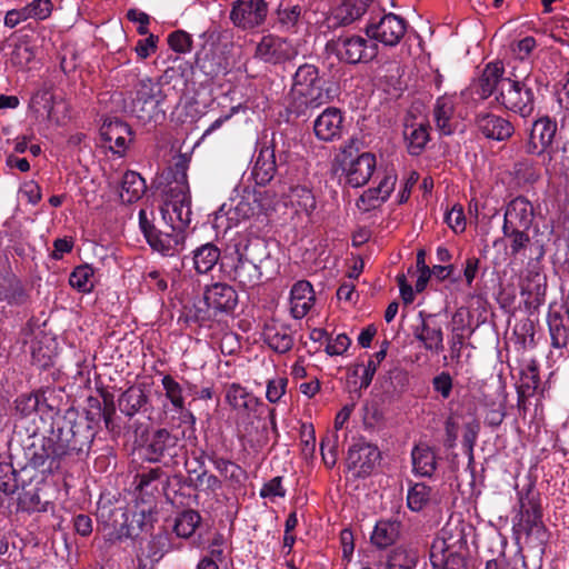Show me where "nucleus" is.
Listing matches in <instances>:
<instances>
[{
	"label": "nucleus",
	"mask_w": 569,
	"mask_h": 569,
	"mask_svg": "<svg viewBox=\"0 0 569 569\" xmlns=\"http://www.w3.org/2000/svg\"><path fill=\"white\" fill-rule=\"evenodd\" d=\"M94 421V417H80L73 408L54 413L48 436L31 446L30 465L43 472H53L67 461L88 455L96 437Z\"/></svg>",
	"instance_id": "f257e3e1"
},
{
	"label": "nucleus",
	"mask_w": 569,
	"mask_h": 569,
	"mask_svg": "<svg viewBox=\"0 0 569 569\" xmlns=\"http://www.w3.org/2000/svg\"><path fill=\"white\" fill-rule=\"evenodd\" d=\"M271 259L268 241L259 236L240 234L224 251L220 270L243 290L262 283V268Z\"/></svg>",
	"instance_id": "f03ea898"
},
{
	"label": "nucleus",
	"mask_w": 569,
	"mask_h": 569,
	"mask_svg": "<svg viewBox=\"0 0 569 569\" xmlns=\"http://www.w3.org/2000/svg\"><path fill=\"white\" fill-rule=\"evenodd\" d=\"M291 92L295 100L289 106V112L296 117L305 116L307 109H316L329 103L336 96L332 86L321 80L315 64L303 63L293 74Z\"/></svg>",
	"instance_id": "7ed1b4c3"
},
{
	"label": "nucleus",
	"mask_w": 569,
	"mask_h": 569,
	"mask_svg": "<svg viewBox=\"0 0 569 569\" xmlns=\"http://www.w3.org/2000/svg\"><path fill=\"white\" fill-rule=\"evenodd\" d=\"M131 94V113L142 123L158 121L164 118L166 111L161 108L166 94L161 86L151 78L140 79Z\"/></svg>",
	"instance_id": "20e7f679"
},
{
	"label": "nucleus",
	"mask_w": 569,
	"mask_h": 569,
	"mask_svg": "<svg viewBox=\"0 0 569 569\" xmlns=\"http://www.w3.org/2000/svg\"><path fill=\"white\" fill-rule=\"evenodd\" d=\"M497 102L505 109L521 116L530 117L535 110V93L529 77L522 80L508 78L501 83V92L496 96Z\"/></svg>",
	"instance_id": "39448f33"
},
{
	"label": "nucleus",
	"mask_w": 569,
	"mask_h": 569,
	"mask_svg": "<svg viewBox=\"0 0 569 569\" xmlns=\"http://www.w3.org/2000/svg\"><path fill=\"white\" fill-rule=\"evenodd\" d=\"M326 51L335 54L342 62L357 64L375 59L378 53V46L361 36L345 33L329 40L326 44Z\"/></svg>",
	"instance_id": "423d86ee"
},
{
	"label": "nucleus",
	"mask_w": 569,
	"mask_h": 569,
	"mask_svg": "<svg viewBox=\"0 0 569 569\" xmlns=\"http://www.w3.org/2000/svg\"><path fill=\"white\" fill-rule=\"evenodd\" d=\"M111 515L116 518L113 528L118 540L123 538L139 540L142 537L141 535H148L152 530L157 520V511L152 507L140 508L131 515L130 519L121 508H114Z\"/></svg>",
	"instance_id": "0eeeda50"
},
{
	"label": "nucleus",
	"mask_w": 569,
	"mask_h": 569,
	"mask_svg": "<svg viewBox=\"0 0 569 569\" xmlns=\"http://www.w3.org/2000/svg\"><path fill=\"white\" fill-rule=\"evenodd\" d=\"M182 449L178 433L166 428L157 429L144 446L146 460L162 462L164 467L176 466V458Z\"/></svg>",
	"instance_id": "6e6552de"
},
{
	"label": "nucleus",
	"mask_w": 569,
	"mask_h": 569,
	"mask_svg": "<svg viewBox=\"0 0 569 569\" xmlns=\"http://www.w3.org/2000/svg\"><path fill=\"white\" fill-rule=\"evenodd\" d=\"M407 22L395 13H385L378 21L371 19L365 28L366 36L387 47L397 46L405 37Z\"/></svg>",
	"instance_id": "1a4fd4ad"
},
{
	"label": "nucleus",
	"mask_w": 569,
	"mask_h": 569,
	"mask_svg": "<svg viewBox=\"0 0 569 569\" xmlns=\"http://www.w3.org/2000/svg\"><path fill=\"white\" fill-rule=\"evenodd\" d=\"M289 153L280 151L276 154V144L264 146L260 149L254 166L252 177L257 184L266 186L288 162Z\"/></svg>",
	"instance_id": "9d476101"
},
{
	"label": "nucleus",
	"mask_w": 569,
	"mask_h": 569,
	"mask_svg": "<svg viewBox=\"0 0 569 569\" xmlns=\"http://www.w3.org/2000/svg\"><path fill=\"white\" fill-rule=\"evenodd\" d=\"M296 56V48L287 39L271 34L262 37L254 52L256 58L272 64L283 63Z\"/></svg>",
	"instance_id": "9b49d317"
},
{
	"label": "nucleus",
	"mask_w": 569,
	"mask_h": 569,
	"mask_svg": "<svg viewBox=\"0 0 569 569\" xmlns=\"http://www.w3.org/2000/svg\"><path fill=\"white\" fill-rule=\"evenodd\" d=\"M419 317L421 322L413 327V337L422 343L425 350L439 355L445 349L441 325L436 321L435 315L420 311Z\"/></svg>",
	"instance_id": "f8f14e48"
},
{
	"label": "nucleus",
	"mask_w": 569,
	"mask_h": 569,
	"mask_svg": "<svg viewBox=\"0 0 569 569\" xmlns=\"http://www.w3.org/2000/svg\"><path fill=\"white\" fill-rule=\"evenodd\" d=\"M161 213L164 220L169 217L173 227L184 231L190 223L191 214L189 191L176 190L171 193V189H169Z\"/></svg>",
	"instance_id": "ddd939ff"
},
{
	"label": "nucleus",
	"mask_w": 569,
	"mask_h": 569,
	"mask_svg": "<svg viewBox=\"0 0 569 569\" xmlns=\"http://www.w3.org/2000/svg\"><path fill=\"white\" fill-rule=\"evenodd\" d=\"M268 12L264 0H237L230 12L232 22L243 29L261 24Z\"/></svg>",
	"instance_id": "4468645a"
},
{
	"label": "nucleus",
	"mask_w": 569,
	"mask_h": 569,
	"mask_svg": "<svg viewBox=\"0 0 569 569\" xmlns=\"http://www.w3.org/2000/svg\"><path fill=\"white\" fill-rule=\"evenodd\" d=\"M380 459L381 453L377 446L359 439L348 450L347 466L349 469L358 468V475L365 477L371 473Z\"/></svg>",
	"instance_id": "2eb2a0df"
},
{
	"label": "nucleus",
	"mask_w": 569,
	"mask_h": 569,
	"mask_svg": "<svg viewBox=\"0 0 569 569\" xmlns=\"http://www.w3.org/2000/svg\"><path fill=\"white\" fill-rule=\"evenodd\" d=\"M557 132V122L551 118L545 116L531 126L528 141L525 146L528 154H541L552 143Z\"/></svg>",
	"instance_id": "dca6fc26"
},
{
	"label": "nucleus",
	"mask_w": 569,
	"mask_h": 569,
	"mask_svg": "<svg viewBox=\"0 0 569 569\" xmlns=\"http://www.w3.org/2000/svg\"><path fill=\"white\" fill-rule=\"evenodd\" d=\"M465 549H467V540L463 530L457 527L455 529L446 527L433 540L429 558H433L436 563H440L442 555L461 553Z\"/></svg>",
	"instance_id": "f3484780"
},
{
	"label": "nucleus",
	"mask_w": 569,
	"mask_h": 569,
	"mask_svg": "<svg viewBox=\"0 0 569 569\" xmlns=\"http://www.w3.org/2000/svg\"><path fill=\"white\" fill-rule=\"evenodd\" d=\"M522 295H526V307L529 310H538L545 303L547 292V276L539 268H531L527 271L522 286Z\"/></svg>",
	"instance_id": "a211bd4d"
},
{
	"label": "nucleus",
	"mask_w": 569,
	"mask_h": 569,
	"mask_svg": "<svg viewBox=\"0 0 569 569\" xmlns=\"http://www.w3.org/2000/svg\"><path fill=\"white\" fill-rule=\"evenodd\" d=\"M477 129L487 138L506 141L515 133L513 124L506 118L495 113H479L476 117Z\"/></svg>",
	"instance_id": "6ab92c4d"
},
{
	"label": "nucleus",
	"mask_w": 569,
	"mask_h": 569,
	"mask_svg": "<svg viewBox=\"0 0 569 569\" xmlns=\"http://www.w3.org/2000/svg\"><path fill=\"white\" fill-rule=\"evenodd\" d=\"M533 218L532 203L527 198L519 196L508 203L502 227L529 230Z\"/></svg>",
	"instance_id": "aec40b11"
},
{
	"label": "nucleus",
	"mask_w": 569,
	"mask_h": 569,
	"mask_svg": "<svg viewBox=\"0 0 569 569\" xmlns=\"http://www.w3.org/2000/svg\"><path fill=\"white\" fill-rule=\"evenodd\" d=\"M343 117L338 108L329 107L317 117L313 132L319 140L333 141L342 133Z\"/></svg>",
	"instance_id": "412c9836"
},
{
	"label": "nucleus",
	"mask_w": 569,
	"mask_h": 569,
	"mask_svg": "<svg viewBox=\"0 0 569 569\" xmlns=\"http://www.w3.org/2000/svg\"><path fill=\"white\" fill-rule=\"evenodd\" d=\"M148 535V538L141 537L137 540L139 543L137 556L156 563L171 549L170 533L164 529H159L158 532Z\"/></svg>",
	"instance_id": "4be33fe9"
},
{
	"label": "nucleus",
	"mask_w": 569,
	"mask_h": 569,
	"mask_svg": "<svg viewBox=\"0 0 569 569\" xmlns=\"http://www.w3.org/2000/svg\"><path fill=\"white\" fill-rule=\"evenodd\" d=\"M206 301L213 312L229 313L238 305V295L234 288L228 283L217 282L204 290Z\"/></svg>",
	"instance_id": "5701e85b"
},
{
	"label": "nucleus",
	"mask_w": 569,
	"mask_h": 569,
	"mask_svg": "<svg viewBox=\"0 0 569 569\" xmlns=\"http://www.w3.org/2000/svg\"><path fill=\"white\" fill-rule=\"evenodd\" d=\"M168 231L156 229L153 233L147 239L148 243L153 250L161 252L164 256H173L178 252L184 242V231L173 227V223L167 226Z\"/></svg>",
	"instance_id": "b1692460"
},
{
	"label": "nucleus",
	"mask_w": 569,
	"mask_h": 569,
	"mask_svg": "<svg viewBox=\"0 0 569 569\" xmlns=\"http://www.w3.org/2000/svg\"><path fill=\"white\" fill-rule=\"evenodd\" d=\"M505 68L499 61L488 63L477 82L475 83V91L481 99L489 98L492 93L501 92V83L508 78L503 77Z\"/></svg>",
	"instance_id": "393cba45"
},
{
	"label": "nucleus",
	"mask_w": 569,
	"mask_h": 569,
	"mask_svg": "<svg viewBox=\"0 0 569 569\" xmlns=\"http://www.w3.org/2000/svg\"><path fill=\"white\" fill-rule=\"evenodd\" d=\"M519 522L517 523L518 532L527 530L529 527L542 522V509L540 505L539 493L528 490L519 499Z\"/></svg>",
	"instance_id": "a878e982"
},
{
	"label": "nucleus",
	"mask_w": 569,
	"mask_h": 569,
	"mask_svg": "<svg viewBox=\"0 0 569 569\" xmlns=\"http://www.w3.org/2000/svg\"><path fill=\"white\" fill-rule=\"evenodd\" d=\"M162 480V490L166 497L169 499V488L171 485L182 486L186 483V479L181 473H174L172 476L167 475L161 467L143 469L137 473L136 482L137 488L140 490L148 489L154 481Z\"/></svg>",
	"instance_id": "bb28decb"
},
{
	"label": "nucleus",
	"mask_w": 569,
	"mask_h": 569,
	"mask_svg": "<svg viewBox=\"0 0 569 569\" xmlns=\"http://www.w3.org/2000/svg\"><path fill=\"white\" fill-rule=\"evenodd\" d=\"M315 300V292L309 281L296 282L290 292L291 316L295 319H302L313 306Z\"/></svg>",
	"instance_id": "cd10ccee"
},
{
	"label": "nucleus",
	"mask_w": 569,
	"mask_h": 569,
	"mask_svg": "<svg viewBox=\"0 0 569 569\" xmlns=\"http://www.w3.org/2000/svg\"><path fill=\"white\" fill-rule=\"evenodd\" d=\"M100 134L109 148L116 153H122L127 149V142L130 140L131 128L126 122L114 119L104 122Z\"/></svg>",
	"instance_id": "c85d7f7f"
},
{
	"label": "nucleus",
	"mask_w": 569,
	"mask_h": 569,
	"mask_svg": "<svg viewBox=\"0 0 569 569\" xmlns=\"http://www.w3.org/2000/svg\"><path fill=\"white\" fill-rule=\"evenodd\" d=\"M376 168V157L370 152H363L352 160L347 170V182L353 188L365 186L371 178Z\"/></svg>",
	"instance_id": "c756f323"
},
{
	"label": "nucleus",
	"mask_w": 569,
	"mask_h": 569,
	"mask_svg": "<svg viewBox=\"0 0 569 569\" xmlns=\"http://www.w3.org/2000/svg\"><path fill=\"white\" fill-rule=\"evenodd\" d=\"M401 522L392 519L377 521L370 537L371 543L378 549H386L400 538Z\"/></svg>",
	"instance_id": "7c9ffc66"
},
{
	"label": "nucleus",
	"mask_w": 569,
	"mask_h": 569,
	"mask_svg": "<svg viewBox=\"0 0 569 569\" xmlns=\"http://www.w3.org/2000/svg\"><path fill=\"white\" fill-rule=\"evenodd\" d=\"M429 123H406L403 129V137L407 142L408 152L412 156H419L426 148L429 136Z\"/></svg>",
	"instance_id": "2f4dec72"
},
{
	"label": "nucleus",
	"mask_w": 569,
	"mask_h": 569,
	"mask_svg": "<svg viewBox=\"0 0 569 569\" xmlns=\"http://www.w3.org/2000/svg\"><path fill=\"white\" fill-rule=\"evenodd\" d=\"M223 253L220 249L211 243H204L193 250L192 262L198 273H207L213 269L217 263H221Z\"/></svg>",
	"instance_id": "473e14b6"
},
{
	"label": "nucleus",
	"mask_w": 569,
	"mask_h": 569,
	"mask_svg": "<svg viewBox=\"0 0 569 569\" xmlns=\"http://www.w3.org/2000/svg\"><path fill=\"white\" fill-rule=\"evenodd\" d=\"M379 385L386 399L399 398L407 389L408 375L401 369H391L379 379Z\"/></svg>",
	"instance_id": "72a5a7b5"
},
{
	"label": "nucleus",
	"mask_w": 569,
	"mask_h": 569,
	"mask_svg": "<svg viewBox=\"0 0 569 569\" xmlns=\"http://www.w3.org/2000/svg\"><path fill=\"white\" fill-rule=\"evenodd\" d=\"M396 181L397 176L386 174L378 187L366 190L359 199V202L365 204L363 209L376 208L379 202L386 201L392 192Z\"/></svg>",
	"instance_id": "f704fd0d"
},
{
	"label": "nucleus",
	"mask_w": 569,
	"mask_h": 569,
	"mask_svg": "<svg viewBox=\"0 0 569 569\" xmlns=\"http://www.w3.org/2000/svg\"><path fill=\"white\" fill-rule=\"evenodd\" d=\"M413 471L422 477H431L437 469L436 452L427 445L416 446L411 452Z\"/></svg>",
	"instance_id": "c9c22d12"
},
{
	"label": "nucleus",
	"mask_w": 569,
	"mask_h": 569,
	"mask_svg": "<svg viewBox=\"0 0 569 569\" xmlns=\"http://www.w3.org/2000/svg\"><path fill=\"white\" fill-rule=\"evenodd\" d=\"M263 341L276 352L286 353L293 346L289 329L283 326L268 325L263 330Z\"/></svg>",
	"instance_id": "e433bc0d"
},
{
	"label": "nucleus",
	"mask_w": 569,
	"mask_h": 569,
	"mask_svg": "<svg viewBox=\"0 0 569 569\" xmlns=\"http://www.w3.org/2000/svg\"><path fill=\"white\" fill-rule=\"evenodd\" d=\"M144 179L136 171H127L122 177L120 198L123 203L138 201L146 192Z\"/></svg>",
	"instance_id": "4c0bfd02"
},
{
	"label": "nucleus",
	"mask_w": 569,
	"mask_h": 569,
	"mask_svg": "<svg viewBox=\"0 0 569 569\" xmlns=\"http://www.w3.org/2000/svg\"><path fill=\"white\" fill-rule=\"evenodd\" d=\"M51 339L43 336L36 338L31 342V360L32 365L39 369L47 370L54 363V348L48 343Z\"/></svg>",
	"instance_id": "58836bf2"
},
{
	"label": "nucleus",
	"mask_w": 569,
	"mask_h": 569,
	"mask_svg": "<svg viewBox=\"0 0 569 569\" xmlns=\"http://www.w3.org/2000/svg\"><path fill=\"white\" fill-rule=\"evenodd\" d=\"M226 400L233 409L247 412L253 411L259 405L258 398L239 383H232L227 388Z\"/></svg>",
	"instance_id": "ea45409f"
},
{
	"label": "nucleus",
	"mask_w": 569,
	"mask_h": 569,
	"mask_svg": "<svg viewBox=\"0 0 569 569\" xmlns=\"http://www.w3.org/2000/svg\"><path fill=\"white\" fill-rule=\"evenodd\" d=\"M419 559L418 551L412 548L399 546L387 556L386 569H415Z\"/></svg>",
	"instance_id": "a19ab883"
},
{
	"label": "nucleus",
	"mask_w": 569,
	"mask_h": 569,
	"mask_svg": "<svg viewBox=\"0 0 569 569\" xmlns=\"http://www.w3.org/2000/svg\"><path fill=\"white\" fill-rule=\"evenodd\" d=\"M119 409L128 417H133L148 402V396L140 387L128 388L119 398Z\"/></svg>",
	"instance_id": "79ce46f5"
},
{
	"label": "nucleus",
	"mask_w": 569,
	"mask_h": 569,
	"mask_svg": "<svg viewBox=\"0 0 569 569\" xmlns=\"http://www.w3.org/2000/svg\"><path fill=\"white\" fill-rule=\"evenodd\" d=\"M455 112L452 99L448 97H440L437 99L433 108V117L439 131L449 136L453 132L455 128L451 123V118Z\"/></svg>",
	"instance_id": "37998d69"
},
{
	"label": "nucleus",
	"mask_w": 569,
	"mask_h": 569,
	"mask_svg": "<svg viewBox=\"0 0 569 569\" xmlns=\"http://www.w3.org/2000/svg\"><path fill=\"white\" fill-rule=\"evenodd\" d=\"M547 322L550 332L551 346L553 348L569 347V327L563 322V317L559 312L549 311Z\"/></svg>",
	"instance_id": "c03bdc74"
},
{
	"label": "nucleus",
	"mask_w": 569,
	"mask_h": 569,
	"mask_svg": "<svg viewBox=\"0 0 569 569\" xmlns=\"http://www.w3.org/2000/svg\"><path fill=\"white\" fill-rule=\"evenodd\" d=\"M89 405L91 408H96L97 412L88 411L86 417H94L96 423L101 417L103 418L104 426L108 430L114 429L113 416L116 415V406L113 399L109 395L103 396V407L97 398H89Z\"/></svg>",
	"instance_id": "a18cd8bd"
},
{
	"label": "nucleus",
	"mask_w": 569,
	"mask_h": 569,
	"mask_svg": "<svg viewBox=\"0 0 569 569\" xmlns=\"http://www.w3.org/2000/svg\"><path fill=\"white\" fill-rule=\"evenodd\" d=\"M200 521L201 516L198 511L192 509L184 510L177 516L173 531L180 538H189L194 533Z\"/></svg>",
	"instance_id": "49530a36"
},
{
	"label": "nucleus",
	"mask_w": 569,
	"mask_h": 569,
	"mask_svg": "<svg viewBox=\"0 0 569 569\" xmlns=\"http://www.w3.org/2000/svg\"><path fill=\"white\" fill-rule=\"evenodd\" d=\"M166 398L171 402L174 410L179 413L186 411L182 386L170 375L163 376L161 380Z\"/></svg>",
	"instance_id": "de8ad7c7"
},
{
	"label": "nucleus",
	"mask_w": 569,
	"mask_h": 569,
	"mask_svg": "<svg viewBox=\"0 0 569 569\" xmlns=\"http://www.w3.org/2000/svg\"><path fill=\"white\" fill-rule=\"evenodd\" d=\"M367 9L361 0H343L337 9L336 18L341 24L347 26L359 19Z\"/></svg>",
	"instance_id": "09e8293b"
},
{
	"label": "nucleus",
	"mask_w": 569,
	"mask_h": 569,
	"mask_svg": "<svg viewBox=\"0 0 569 569\" xmlns=\"http://www.w3.org/2000/svg\"><path fill=\"white\" fill-rule=\"evenodd\" d=\"M386 358V348L380 349L377 351L367 362L366 366H363V372L360 377V383L359 387L355 389V392L357 393V398L359 399L361 397V390L367 389L370 383L372 382V379L377 372V369L379 365L385 360Z\"/></svg>",
	"instance_id": "8fccbe9b"
},
{
	"label": "nucleus",
	"mask_w": 569,
	"mask_h": 569,
	"mask_svg": "<svg viewBox=\"0 0 569 569\" xmlns=\"http://www.w3.org/2000/svg\"><path fill=\"white\" fill-rule=\"evenodd\" d=\"M208 460L213 463L214 468L223 476L234 482H240V478L243 473L240 466L232 462L231 460L224 459L218 456L214 451L210 452Z\"/></svg>",
	"instance_id": "3c124183"
},
{
	"label": "nucleus",
	"mask_w": 569,
	"mask_h": 569,
	"mask_svg": "<svg viewBox=\"0 0 569 569\" xmlns=\"http://www.w3.org/2000/svg\"><path fill=\"white\" fill-rule=\"evenodd\" d=\"M431 488L425 483L413 485L407 495V506L412 511H421L430 501Z\"/></svg>",
	"instance_id": "603ef678"
},
{
	"label": "nucleus",
	"mask_w": 569,
	"mask_h": 569,
	"mask_svg": "<svg viewBox=\"0 0 569 569\" xmlns=\"http://www.w3.org/2000/svg\"><path fill=\"white\" fill-rule=\"evenodd\" d=\"M529 230L502 227L503 236L510 239V254L517 257L525 251L531 242Z\"/></svg>",
	"instance_id": "864d4df0"
},
{
	"label": "nucleus",
	"mask_w": 569,
	"mask_h": 569,
	"mask_svg": "<svg viewBox=\"0 0 569 569\" xmlns=\"http://www.w3.org/2000/svg\"><path fill=\"white\" fill-rule=\"evenodd\" d=\"M291 202L307 214H311L316 209V198L310 189L297 186L291 190Z\"/></svg>",
	"instance_id": "5fc2aeb1"
},
{
	"label": "nucleus",
	"mask_w": 569,
	"mask_h": 569,
	"mask_svg": "<svg viewBox=\"0 0 569 569\" xmlns=\"http://www.w3.org/2000/svg\"><path fill=\"white\" fill-rule=\"evenodd\" d=\"M92 277L93 270L89 266H79L71 272L69 283L80 292H90L93 287Z\"/></svg>",
	"instance_id": "6e6d98bb"
},
{
	"label": "nucleus",
	"mask_w": 569,
	"mask_h": 569,
	"mask_svg": "<svg viewBox=\"0 0 569 569\" xmlns=\"http://www.w3.org/2000/svg\"><path fill=\"white\" fill-rule=\"evenodd\" d=\"M190 481L193 482L196 489L204 491L207 495L216 493L222 488L221 480L217 476L209 473L207 468H202L194 479L190 478Z\"/></svg>",
	"instance_id": "4d7b16f0"
},
{
	"label": "nucleus",
	"mask_w": 569,
	"mask_h": 569,
	"mask_svg": "<svg viewBox=\"0 0 569 569\" xmlns=\"http://www.w3.org/2000/svg\"><path fill=\"white\" fill-rule=\"evenodd\" d=\"M18 489L17 471L11 463L0 461V492L12 495Z\"/></svg>",
	"instance_id": "13d9d810"
},
{
	"label": "nucleus",
	"mask_w": 569,
	"mask_h": 569,
	"mask_svg": "<svg viewBox=\"0 0 569 569\" xmlns=\"http://www.w3.org/2000/svg\"><path fill=\"white\" fill-rule=\"evenodd\" d=\"M63 390L61 388L56 389L51 387H41L36 391L37 397L39 399V406L47 407L50 411L59 412V407L61 403V393Z\"/></svg>",
	"instance_id": "bf43d9fd"
},
{
	"label": "nucleus",
	"mask_w": 569,
	"mask_h": 569,
	"mask_svg": "<svg viewBox=\"0 0 569 569\" xmlns=\"http://www.w3.org/2000/svg\"><path fill=\"white\" fill-rule=\"evenodd\" d=\"M19 505L28 512H42L47 510L48 502L41 501L38 490H28L20 496Z\"/></svg>",
	"instance_id": "052dcab7"
},
{
	"label": "nucleus",
	"mask_w": 569,
	"mask_h": 569,
	"mask_svg": "<svg viewBox=\"0 0 569 569\" xmlns=\"http://www.w3.org/2000/svg\"><path fill=\"white\" fill-rule=\"evenodd\" d=\"M217 316L216 312H213V308L209 306V303L206 301V296L203 295V298L196 302L193 307L188 312V319L193 320L198 323H204L207 321H210L212 318Z\"/></svg>",
	"instance_id": "680f3d73"
},
{
	"label": "nucleus",
	"mask_w": 569,
	"mask_h": 569,
	"mask_svg": "<svg viewBox=\"0 0 569 569\" xmlns=\"http://www.w3.org/2000/svg\"><path fill=\"white\" fill-rule=\"evenodd\" d=\"M187 170H188V159L186 156L180 154L178 160L174 162L173 176H174V187H169L171 189V193L176 190H184L189 191L188 180H187Z\"/></svg>",
	"instance_id": "e2e57ef3"
},
{
	"label": "nucleus",
	"mask_w": 569,
	"mask_h": 569,
	"mask_svg": "<svg viewBox=\"0 0 569 569\" xmlns=\"http://www.w3.org/2000/svg\"><path fill=\"white\" fill-rule=\"evenodd\" d=\"M338 436L332 435L331 437L327 436L321 440L320 449H321V456L325 465L328 468H332L338 458Z\"/></svg>",
	"instance_id": "0e129e2a"
},
{
	"label": "nucleus",
	"mask_w": 569,
	"mask_h": 569,
	"mask_svg": "<svg viewBox=\"0 0 569 569\" xmlns=\"http://www.w3.org/2000/svg\"><path fill=\"white\" fill-rule=\"evenodd\" d=\"M168 44L173 51L186 53L191 50L192 39L188 32L176 30L168 36Z\"/></svg>",
	"instance_id": "69168bd1"
},
{
	"label": "nucleus",
	"mask_w": 569,
	"mask_h": 569,
	"mask_svg": "<svg viewBox=\"0 0 569 569\" xmlns=\"http://www.w3.org/2000/svg\"><path fill=\"white\" fill-rule=\"evenodd\" d=\"M522 532L526 535L527 539L533 547L539 548L541 550L543 549L549 539V532L546 526L543 525V521L539 525L529 527L527 530Z\"/></svg>",
	"instance_id": "338daca9"
},
{
	"label": "nucleus",
	"mask_w": 569,
	"mask_h": 569,
	"mask_svg": "<svg viewBox=\"0 0 569 569\" xmlns=\"http://www.w3.org/2000/svg\"><path fill=\"white\" fill-rule=\"evenodd\" d=\"M430 562L435 569H467L462 552L442 555L440 563H436V560L430 558Z\"/></svg>",
	"instance_id": "774afa93"
}]
</instances>
